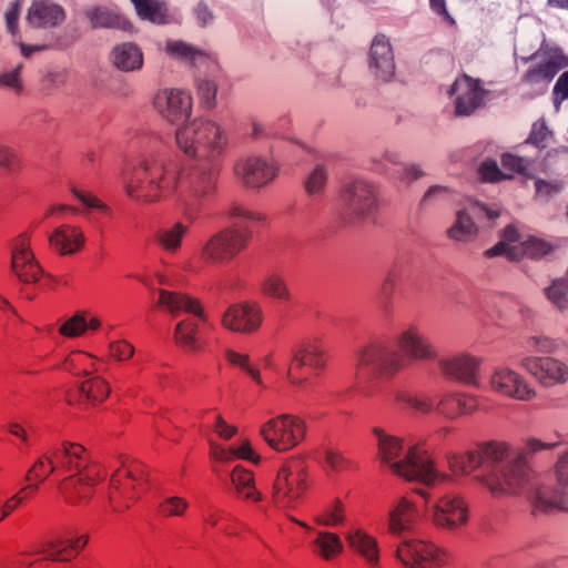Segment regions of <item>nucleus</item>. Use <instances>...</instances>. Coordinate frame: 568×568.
Segmentation results:
<instances>
[{"instance_id":"nucleus-41","label":"nucleus","mask_w":568,"mask_h":568,"mask_svg":"<svg viewBox=\"0 0 568 568\" xmlns=\"http://www.w3.org/2000/svg\"><path fill=\"white\" fill-rule=\"evenodd\" d=\"M232 483L240 496L244 499L258 501L262 498L254 486L253 474L241 466H236L231 474Z\"/></svg>"},{"instance_id":"nucleus-3","label":"nucleus","mask_w":568,"mask_h":568,"mask_svg":"<svg viewBox=\"0 0 568 568\" xmlns=\"http://www.w3.org/2000/svg\"><path fill=\"white\" fill-rule=\"evenodd\" d=\"M68 474L58 486L63 500L71 506H83L93 496L95 486L103 478L101 467L91 462L83 446L71 442L51 444L26 474L29 483L21 493L38 491L50 475Z\"/></svg>"},{"instance_id":"nucleus-63","label":"nucleus","mask_w":568,"mask_h":568,"mask_svg":"<svg viewBox=\"0 0 568 568\" xmlns=\"http://www.w3.org/2000/svg\"><path fill=\"white\" fill-rule=\"evenodd\" d=\"M554 103L558 108L559 104L568 99V70L559 75L557 79L554 90Z\"/></svg>"},{"instance_id":"nucleus-13","label":"nucleus","mask_w":568,"mask_h":568,"mask_svg":"<svg viewBox=\"0 0 568 568\" xmlns=\"http://www.w3.org/2000/svg\"><path fill=\"white\" fill-rule=\"evenodd\" d=\"M535 63L525 73L524 80L528 84L540 85L544 92L556 74L568 67V57L561 48L544 43L534 54Z\"/></svg>"},{"instance_id":"nucleus-9","label":"nucleus","mask_w":568,"mask_h":568,"mask_svg":"<svg viewBox=\"0 0 568 568\" xmlns=\"http://www.w3.org/2000/svg\"><path fill=\"white\" fill-rule=\"evenodd\" d=\"M251 234L241 227H227L210 236L200 251V260L209 265H226L247 245Z\"/></svg>"},{"instance_id":"nucleus-61","label":"nucleus","mask_w":568,"mask_h":568,"mask_svg":"<svg viewBox=\"0 0 568 568\" xmlns=\"http://www.w3.org/2000/svg\"><path fill=\"white\" fill-rule=\"evenodd\" d=\"M110 355L116 361H128L134 355V346L124 339L111 342Z\"/></svg>"},{"instance_id":"nucleus-60","label":"nucleus","mask_w":568,"mask_h":568,"mask_svg":"<svg viewBox=\"0 0 568 568\" xmlns=\"http://www.w3.org/2000/svg\"><path fill=\"white\" fill-rule=\"evenodd\" d=\"M324 459L327 467L335 473L344 471L348 469L351 465L347 458H345L341 453L331 448L325 449Z\"/></svg>"},{"instance_id":"nucleus-20","label":"nucleus","mask_w":568,"mask_h":568,"mask_svg":"<svg viewBox=\"0 0 568 568\" xmlns=\"http://www.w3.org/2000/svg\"><path fill=\"white\" fill-rule=\"evenodd\" d=\"M11 270L24 283H36L42 275L27 233L17 236L11 244Z\"/></svg>"},{"instance_id":"nucleus-4","label":"nucleus","mask_w":568,"mask_h":568,"mask_svg":"<svg viewBox=\"0 0 568 568\" xmlns=\"http://www.w3.org/2000/svg\"><path fill=\"white\" fill-rule=\"evenodd\" d=\"M406 357L419 361L437 357L435 346L416 326L403 331L396 345L374 342L359 348L355 353L359 393L372 397L381 381L390 379L405 367Z\"/></svg>"},{"instance_id":"nucleus-53","label":"nucleus","mask_w":568,"mask_h":568,"mask_svg":"<svg viewBox=\"0 0 568 568\" xmlns=\"http://www.w3.org/2000/svg\"><path fill=\"white\" fill-rule=\"evenodd\" d=\"M187 501L178 496L164 497L159 504V513L163 517H179L187 509Z\"/></svg>"},{"instance_id":"nucleus-56","label":"nucleus","mask_w":568,"mask_h":568,"mask_svg":"<svg viewBox=\"0 0 568 568\" xmlns=\"http://www.w3.org/2000/svg\"><path fill=\"white\" fill-rule=\"evenodd\" d=\"M226 358L232 365L245 371L258 385H263L260 372L248 364L247 355L240 354L234 351H227Z\"/></svg>"},{"instance_id":"nucleus-26","label":"nucleus","mask_w":568,"mask_h":568,"mask_svg":"<svg viewBox=\"0 0 568 568\" xmlns=\"http://www.w3.org/2000/svg\"><path fill=\"white\" fill-rule=\"evenodd\" d=\"M164 51L170 58L193 67L206 65L212 74L219 70L214 55L185 41L168 40Z\"/></svg>"},{"instance_id":"nucleus-48","label":"nucleus","mask_w":568,"mask_h":568,"mask_svg":"<svg viewBox=\"0 0 568 568\" xmlns=\"http://www.w3.org/2000/svg\"><path fill=\"white\" fill-rule=\"evenodd\" d=\"M535 159L536 155L506 153L501 156V164L506 171L510 172L506 174L513 176V173H526L531 168Z\"/></svg>"},{"instance_id":"nucleus-49","label":"nucleus","mask_w":568,"mask_h":568,"mask_svg":"<svg viewBox=\"0 0 568 568\" xmlns=\"http://www.w3.org/2000/svg\"><path fill=\"white\" fill-rule=\"evenodd\" d=\"M88 329V318L84 312H77L67 320L59 328V333L69 338H74L84 334Z\"/></svg>"},{"instance_id":"nucleus-55","label":"nucleus","mask_w":568,"mask_h":568,"mask_svg":"<svg viewBox=\"0 0 568 568\" xmlns=\"http://www.w3.org/2000/svg\"><path fill=\"white\" fill-rule=\"evenodd\" d=\"M453 196V191L443 185L430 186L420 200L422 207L432 206L438 203L446 202Z\"/></svg>"},{"instance_id":"nucleus-57","label":"nucleus","mask_w":568,"mask_h":568,"mask_svg":"<svg viewBox=\"0 0 568 568\" xmlns=\"http://www.w3.org/2000/svg\"><path fill=\"white\" fill-rule=\"evenodd\" d=\"M67 81V71L62 69L49 70L47 71L41 80L42 90L45 92H51L53 90L60 89Z\"/></svg>"},{"instance_id":"nucleus-25","label":"nucleus","mask_w":568,"mask_h":568,"mask_svg":"<svg viewBox=\"0 0 568 568\" xmlns=\"http://www.w3.org/2000/svg\"><path fill=\"white\" fill-rule=\"evenodd\" d=\"M440 372L453 379L469 386L479 387L477 373L481 364V358L466 353L455 354L439 359Z\"/></svg>"},{"instance_id":"nucleus-28","label":"nucleus","mask_w":568,"mask_h":568,"mask_svg":"<svg viewBox=\"0 0 568 568\" xmlns=\"http://www.w3.org/2000/svg\"><path fill=\"white\" fill-rule=\"evenodd\" d=\"M301 527L311 534L312 551L324 560H333L344 551V544L341 537L331 531L317 530L306 523L296 521Z\"/></svg>"},{"instance_id":"nucleus-5","label":"nucleus","mask_w":568,"mask_h":568,"mask_svg":"<svg viewBox=\"0 0 568 568\" xmlns=\"http://www.w3.org/2000/svg\"><path fill=\"white\" fill-rule=\"evenodd\" d=\"M378 457L393 474L407 481H417L427 487L443 483L446 476L434 468L427 452L419 445H404L400 437L389 435L381 428H374Z\"/></svg>"},{"instance_id":"nucleus-8","label":"nucleus","mask_w":568,"mask_h":568,"mask_svg":"<svg viewBox=\"0 0 568 568\" xmlns=\"http://www.w3.org/2000/svg\"><path fill=\"white\" fill-rule=\"evenodd\" d=\"M158 304L172 315H179L182 312L193 314V318L180 322L175 328V339L189 351H195L197 345V324L196 320H203V313L197 301L176 292L166 290L159 291Z\"/></svg>"},{"instance_id":"nucleus-58","label":"nucleus","mask_w":568,"mask_h":568,"mask_svg":"<svg viewBox=\"0 0 568 568\" xmlns=\"http://www.w3.org/2000/svg\"><path fill=\"white\" fill-rule=\"evenodd\" d=\"M478 173L481 178V180L486 182H498L503 179H510L511 175H507L506 173H503L499 169L498 164L494 160H485L479 169Z\"/></svg>"},{"instance_id":"nucleus-37","label":"nucleus","mask_w":568,"mask_h":568,"mask_svg":"<svg viewBox=\"0 0 568 568\" xmlns=\"http://www.w3.org/2000/svg\"><path fill=\"white\" fill-rule=\"evenodd\" d=\"M187 232L189 225L176 221L160 229L156 233V241L163 250L174 253L180 250L182 240Z\"/></svg>"},{"instance_id":"nucleus-39","label":"nucleus","mask_w":568,"mask_h":568,"mask_svg":"<svg viewBox=\"0 0 568 568\" xmlns=\"http://www.w3.org/2000/svg\"><path fill=\"white\" fill-rule=\"evenodd\" d=\"M521 239L518 230L514 225L505 227L503 233V241L494 245L493 247L485 251V256L493 258L495 256L505 255L509 260L517 258L516 243L521 245Z\"/></svg>"},{"instance_id":"nucleus-50","label":"nucleus","mask_w":568,"mask_h":568,"mask_svg":"<svg viewBox=\"0 0 568 568\" xmlns=\"http://www.w3.org/2000/svg\"><path fill=\"white\" fill-rule=\"evenodd\" d=\"M196 87L201 105L206 110L213 109L216 104L217 91V84L215 80L209 78H199Z\"/></svg>"},{"instance_id":"nucleus-42","label":"nucleus","mask_w":568,"mask_h":568,"mask_svg":"<svg viewBox=\"0 0 568 568\" xmlns=\"http://www.w3.org/2000/svg\"><path fill=\"white\" fill-rule=\"evenodd\" d=\"M139 17L154 23H165L168 8L165 2L160 0H131Z\"/></svg>"},{"instance_id":"nucleus-18","label":"nucleus","mask_w":568,"mask_h":568,"mask_svg":"<svg viewBox=\"0 0 568 568\" xmlns=\"http://www.w3.org/2000/svg\"><path fill=\"white\" fill-rule=\"evenodd\" d=\"M489 387L493 392L506 397L529 402L536 397V390L516 371L499 366L494 369L489 377Z\"/></svg>"},{"instance_id":"nucleus-10","label":"nucleus","mask_w":568,"mask_h":568,"mask_svg":"<svg viewBox=\"0 0 568 568\" xmlns=\"http://www.w3.org/2000/svg\"><path fill=\"white\" fill-rule=\"evenodd\" d=\"M341 200L349 221L373 220L379 207L376 185L364 179H354L344 184Z\"/></svg>"},{"instance_id":"nucleus-62","label":"nucleus","mask_w":568,"mask_h":568,"mask_svg":"<svg viewBox=\"0 0 568 568\" xmlns=\"http://www.w3.org/2000/svg\"><path fill=\"white\" fill-rule=\"evenodd\" d=\"M18 163L19 159L16 151L10 146L0 143V168L11 172L16 170Z\"/></svg>"},{"instance_id":"nucleus-59","label":"nucleus","mask_w":568,"mask_h":568,"mask_svg":"<svg viewBox=\"0 0 568 568\" xmlns=\"http://www.w3.org/2000/svg\"><path fill=\"white\" fill-rule=\"evenodd\" d=\"M39 549L41 546L36 547L31 552L23 554L22 559L12 562L9 568H14L16 565L18 568H50L48 561H43V555L38 552Z\"/></svg>"},{"instance_id":"nucleus-31","label":"nucleus","mask_w":568,"mask_h":568,"mask_svg":"<svg viewBox=\"0 0 568 568\" xmlns=\"http://www.w3.org/2000/svg\"><path fill=\"white\" fill-rule=\"evenodd\" d=\"M27 19L32 27L53 28L64 21L65 12L51 0H36L29 8Z\"/></svg>"},{"instance_id":"nucleus-24","label":"nucleus","mask_w":568,"mask_h":568,"mask_svg":"<svg viewBox=\"0 0 568 568\" xmlns=\"http://www.w3.org/2000/svg\"><path fill=\"white\" fill-rule=\"evenodd\" d=\"M368 68L372 74L383 82H388L394 78L396 69L394 51L386 36L374 37L368 53Z\"/></svg>"},{"instance_id":"nucleus-34","label":"nucleus","mask_w":568,"mask_h":568,"mask_svg":"<svg viewBox=\"0 0 568 568\" xmlns=\"http://www.w3.org/2000/svg\"><path fill=\"white\" fill-rule=\"evenodd\" d=\"M312 516L317 525L329 528L344 525L346 519L344 505L338 499L317 506Z\"/></svg>"},{"instance_id":"nucleus-52","label":"nucleus","mask_w":568,"mask_h":568,"mask_svg":"<svg viewBox=\"0 0 568 568\" xmlns=\"http://www.w3.org/2000/svg\"><path fill=\"white\" fill-rule=\"evenodd\" d=\"M23 69L22 63H18L11 70L0 73V88L11 90L17 95L23 91V82L21 79V72Z\"/></svg>"},{"instance_id":"nucleus-47","label":"nucleus","mask_w":568,"mask_h":568,"mask_svg":"<svg viewBox=\"0 0 568 568\" xmlns=\"http://www.w3.org/2000/svg\"><path fill=\"white\" fill-rule=\"evenodd\" d=\"M230 220L235 225L244 227L247 223L262 224L265 221V216L262 213L246 210L240 204L233 203L226 212Z\"/></svg>"},{"instance_id":"nucleus-6","label":"nucleus","mask_w":568,"mask_h":568,"mask_svg":"<svg viewBox=\"0 0 568 568\" xmlns=\"http://www.w3.org/2000/svg\"><path fill=\"white\" fill-rule=\"evenodd\" d=\"M394 398L396 403L404 404L415 412L428 414L435 410L448 419L471 415L479 407L477 397L465 393H446L439 398L436 406L428 397H417L405 392H397Z\"/></svg>"},{"instance_id":"nucleus-27","label":"nucleus","mask_w":568,"mask_h":568,"mask_svg":"<svg viewBox=\"0 0 568 568\" xmlns=\"http://www.w3.org/2000/svg\"><path fill=\"white\" fill-rule=\"evenodd\" d=\"M87 542V536L73 537L69 535L55 537L52 540L41 545V549H39L38 552L42 554L43 561H48L50 568H53V562L69 561L75 557L77 554L84 548Z\"/></svg>"},{"instance_id":"nucleus-7","label":"nucleus","mask_w":568,"mask_h":568,"mask_svg":"<svg viewBox=\"0 0 568 568\" xmlns=\"http://www.w3.org/2000/svg\"><path fill=\"white\" fill-rule=\"evenodd\" d=\"M424 499V515L437 528L455 531L468 521V507L465 500L455 494L440 496L418 490Z\"/></svg>"},{"instance_id":"nucleus-38","label":"nucleus","mask_w":568,"mask_h":568,"mask_svg":"<svg viewBox=\"0 0 568 568\" xmlns=\"http://www.w3.org/2000/svg\"><path fill=\"white\" fill-rule=\"evenodd\" d=\"M261 292L271 298L290 302L292 294L283 275L277 272H267L260 284Z\"/></svg>"},{"instance_id":"nucleus-43","label":"nucleus","mask_w":568,"mask_h":568,"mask_svg":"<svg viewBox=\"0 0 568 568\" xmlns=\"http://www.w3.org/2000/svg\"><path fill=\"white\" fill-rule=\"evenodd\" d=\"M534 184L536 200L546 204L556 199L566 189L567 181L564 178H538Z\"/></svg>"},{"instance_id":"nucleus-32","label":"nucleus","mask_w":568,"mask_h":568,"mask_svg":"<svg viewBox=\"0 0 568 568\" xmlns=\"http://www.w3.org/2000/svg\"><path fill=\"white\" fill-rule=\"evenodd\" d=\"M83 232L69 224L57 227L49 236L50 245L61 255H71L79 252L84 245Z\"/></svg>"},{"instance_id":"nucleus-54","label":"nucleus","mask_w":568,"mask_h":568,"mask_svg":"<svg viewBox=\"0 0 568 568\" xmlns=\"http://www.w3.org/2000/svg\"><path fill=\"white\" fill-rule=\"evenodd\" d=\"M548 135L549 131L545 123H535L528 139L519 146V150L524 152L525 148L532 145L536 149V153L534 155L537 156L538 152L546 146Z\"/></svg>"},{"instance_id":"nucleus-12","label":"nucleus","mask_w":568,"mask_h":568,"mask_svg":"<svg viewBox=\"0 0 568 568\" xmlns=\"http://www.w3.org/2000/svg\"><path fill=\"white\" fill-rule=\"evenodd\" d=\"M396 558L405 568H440L447 562L448 555L434 544L404 538L396 547Z\"/></svg>"},{"instance_id":"nucleus-44","label":"nucleus","mask_w":568,"mask_h":568,"mask_svg":"<svg viewBox=\"0 0 568 568\" xmlns=\"http://www.w3.org/2000/svg\"><path fill=\"white\" fill-rule=\"evenodd\" d=\"M212 456L214 459L219 462H231L235 458H241L245 460H250L254 464H257L260 460V456L251 447L250 443L245 442L236 448L230 447L224 448L220 446H212Z\"/></svg>"},{"instance_id":"nucleus-2","label":"nucleus","mask_w":568,"mask_h":568,"mask_svg":"<svg viewBox=\"0 0 568 568\" xmlns=\"http://www.w3.org/2000/svg\"><path fill=\"white\" fill-rule=\"evenodd\" d=\"M555 446L556 443L528 438L523 449L513 452L504 442H489L476 452L452 454L447 462L455 475L479 469L476 477L493 496H524L534 514L568 511V452L557 462V487L544 484L528 462V456Z\"/></svg>"},{"instance_id":"nucleus-16","label":"nucleus","mask_w":568,"mask_h":568,"mask_svg":"<svg viewBox=\"0 0 568 568\" xmlns=\"http://www.w3.org/2000/svg\"><path fill=\"white\" fill-rule=\"evenodd\" d=\"M499 216L497 207H490L481 202L469 200L466 206L457 212L456 222L448 229V236L456 241H469L476 236L478 229L475 220L494 221Z\"/></svg>"},{"instance_id":"nucleus-15","label":"nucleus","mask_w":568,"mask_h":568,"mask_svg":"<svg viewBox=\"0 0 568 568\" xmlns=\"http://www.w3.org/2000/svg\"><path fill=\"white\" fill-rule=\"evenodd\" d=\"M325 349L322 342L318 339L304 342L293 351L291 366L287 371L288 381L301 390L313 393V383L308 382L307 377L300 376L297 371L302 367L320 371L325 367Z\"/></svg>"},{"instance_id":"nucleus-46","label":"nucleus","mask_w":568,"mask_h":568,"mask_svg":"<svg viewBox=\"0 0 568 568\" xmlns=\"http://www.w3.org/2000/svg\"><path fill=\"white\" fill-rule=\"evenodd\" d=\"M95 364L97 359L91 355L82 352H75L68 356L63 367L75 375L83 374L85 376L92 371H98V368H95Z\"/></svg>"},{"instance_id":"nucleus-21","label":"nucleus","mask_w":568,"mask_h":568,"mask_svg":"<svg viewBox=\"0 0 568 568\" xmlns=\"http://www.w3.org/2000/svg\"><path fill=\"white\" fill-rule=\"evenodd\" d=\"M520 365L546 387L568 382L567 364L555 357L525 356Z\"/></svg>"},{"instance_id":"nucleus-51","label":"nucleus","mask_w":568,"mask_h":568,"mask_svg":"<svg viewBox=\"0 0 568 568\" xmlns=\"http://www.w3.org/2000/svg\"><path fill=\"white\" fill-rule=\"evenodd\" d=\"M521 250L525 255L531 258H541L548 255L554 250V246L546 240L529 236L521 242Z\"/></svg>"},{"instance_id":"nucleus-40","label":"nucleus","mask_w":568,"mask_h":568,"mask_svg":"<svg viewBox=\"0 0 568 568\" xmlns=\"http://www.w3.org/2000/svg\"><path fill=\"white\" fill-rule=\"evenodd\" d=\"M384 159L387 163L393 165V168L384 169L393 179L412 182L423 176V171L418 165L398 162V155L394 152H386Z\"/></svg>"},{"instance_id":"nucleus-23","label":"nucleus","mask_w":568,"mask_h":568,"mask_svg":"<svg viewBox=\"0 0 568 568\" xmlns=\"http://www.w3.org/2000/svg\"><path fill=\"white\" fill-rule=\"evenodd\" d=\"M455 98V112L457 115H469L484 103L486 91L478 80L468 75L457 78L449 90Z\"/></svg>"},{"instance_id":"nucleus-45","label":"nucleus","mask_w":568,"mask_h":568,"mask_svg":"<svg viewBox=\"0 0 568 568\" xmlns=\"http://www.w3.org/2000/svg\"><path fill=\"white\" fill-rule=\"evenodd\" d=\"M327 179V168L322 163H317L304 181L305 192L314 199L322 196L325 191Z\"/></svg>"},{"instance_id":"nucleus-14","label":"nucleus","mask_w":568,"mask_h":568,"mask_svg":"<svg viewBox=\"0 0 568 568\" xmlns=\"http://www.w3.org/2000/svg\"><path fill=\"white\" fill-rule=\"evenodd\" d=\"M146 477L145 466L133 459L122 460V465L112 475L110 480L111 491L110 501L116 510L120 508L118 505V497H123L125 500L135 499L139 491L144 489Z\"/></svg>"},{"instance_id":"nucleus-29","label":"nucleus","mask_w":568,"mask_h":568,"mask_svg":"<svg viewBox=\"0 0 568 568\" xmlns=\"http://www.w3.org/2000/svg\"><path fill=\"white\" fill-rule=\"evenodd\" d=\"M416 506L407 498L394 501L387 513V530L395 537H402L409 531L417 517Z\"/></svg>"},{"instance_id":"nucleus-22","label":"nucleus","mask_w":568,"mask_h":568,"mask_svg":"<svg viewBox=\"0 0 568 568\" xmlns=\"http://www.w3.org/2000/svg\"><path fill=\"white\" fill-rule=\"evenodd\" d=\"M263 322V310L257 302H243L231 305L222 316L225 328L237 333L255 332Z\"/></svg>"},{"instance_id":"nucleus-64","label":"nucleus","mask_w":568,"mask_h":568,"mask_svg":"<svg viewBox=\"0 0 568 568\" xmlns=\"http://www.w3.org/2000/svg\"><path fill=\"white\" fill-rule=\"evenodd\" d=\"M526 346L534 352H550L554 342L546 336L535 335L527 338Z\"/></svg>"},{"instance_id":"nucleus-19","label":"nucleus","mask_w":568,"mask_h":568,"mask_svg":"<svg viewBox=\"0 0 568 568\" xmlns=\"http://www.w3.org/2000/svg\"><path fill=\"white\" fill-rule=\"evenodd\" d=\"M306 488V477L302 469L283 467L274 481L273 500L280 507H294Z\"/></svg>"},{"instance_id":"nucleus-1","label":"nucleus","mask_w":568,"mask_h":568,"mask_svg":"<svg viewBox=\"0 0 568 568\" xmlns=\"http://www.w3.org/2000/svg\"><path fill=\"white\" fill-rule=\"evenodd\" d=\"M192 105L191 94L180 89L161 90L154 98V106L163 118L171 123L183 122L175 130V144L196 162L189 172L163 151L150 150L136 166L121 174L128 196L136 202H156L183 187L179 205L190 224L214 195L230 144L227 130L217 121L204 116L189 120Z\"/></svg>"},{"instance_id":"nucleus-11","label":"nucleus","mask_w":568,"mask_h":568,"mask_svg":"<svg viewBox=\"0 0 568 568\" xmlns=\"http://www.w3.org/2000/svg\"><path fill=\"white\" fill-rule=\"evenodd\" d=\"M260 433L270 447L287 452L304 439L306 425L297 416L283 414L263 424Z\"/></svg>"},{"instance_id":"nucleus-17","label":"nucleus","mask_w":568,"mask_h":568,"mask_svg":"<svg viewBox=\"0 0 568 568\" xmlns=\"http://www.w3.org/2000/svg\"><path fill=\"white\" fill-rule=\"evenodd\" d=\"M233 172L245 186L260 190L276 179L278 166L263 156L251 155L239 159Z\"/></svg>"},{"instance_id":"nucleus-36","label":"nucleus","mask_w":568,"mask_h":568,"mask_svg":"<svg viewBox=\"0 0 568 568\" xmlns=\"http://www.w3.org/2000/svg\"><path fill=\"white\" fill-rule=\"evenodd\" d=\"M93 372L85 375V379L80 385L79 395L89 404L97 405L109 396L110 386L103 378L93 375Z\"/></svg>"},{"instance_id":"nucleus-35","label":"nucleus","mask_w":568,"mask_h":568,"mask_svg":"<svg viewBox=\"0 0 568 568\" xmlns=\"http://www.w3.org/2000/svg\"><path fill=\"white\" fill-rule=\"evenodd\" d=\"M87 18L93 28H116L128 30L131 23L121 14L106 7H94L87 10Z\"/></svg>"},{"instance_id":"nucleus-30","label":"nucleus","mask_w":568,"mask_h":568,"mask_svg":"<svg viewBox=\"0 0 568 568\" xmlns=\"http://www.w3.org/2000/svg\"><path fill=\"white\" fill-rule=\"evenodd\" d=\"M351 549L358 554L368 568H379V546L377 539L362 528H352L345 534Z\"/></svg>"},{"instance_id":"nucleus-33","label":"nucleus","mask_w":568,"mask_h":568,"mask_svg":"<svg viewBox=\"0 0 568 568\" xmlns=\"http://www.w3.org/2000/svg\"><path fill=\"white\" fill-rule=\"evenodd\" d=\"M112 61L122 71H134L142 68L143 54L136 44L124 42L114 47Z\"/></svg>"}]
</instances>
